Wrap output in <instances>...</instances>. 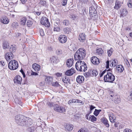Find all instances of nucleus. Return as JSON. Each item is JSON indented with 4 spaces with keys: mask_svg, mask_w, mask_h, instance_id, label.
<instances>
[{
    "mask_svg": "<svg viewBox=\"0 0 132 132\" xmlns=\"http://www.w3.org/2000/svg\"><path fill=\"white\" fill-rule=\"evenodd\" d=\"M84 75L86 77H88L90 76V73L89 72L84 73Z\"/></svg>",
    "mask_w": 132,
    "mask_h": 132,
    "instance_id": "obj_49",
    "label": "nucleus"
},
{
    "mask_svg": "<svg viewBox=\"0 0 132 132\" xmlns=\"http://www.w3.org/2000/svg\"><path fill=\"white\" fill-rule=\"evenodd\" d=\"M110 62H111L110 65L111 66L114 67L117 66L118 64V62L117 60L115 59L112 60L110 61Z\"/></svg>",
    "mask_w": 132,
    "mask_h": 132,
    "instance_id": "obj_22",
    "label": "nucleus"
},
{
    "mask_svg": "<svg viewBox=\"0 0 132 132\" xmlns=\"http://www.w3.org/2000/svg\"><path fill=\"white\" fill-rule=\"evenodd\" d=\"M32 24V22L30 20H28L27 23V25L28 27H30L31 26Z\"/></svg>",
    "mask_w": 132,
    "mask_h": 132,
    "instance_id": "obj_46",
    "label": "nucleus"
},
{
    "mask_svg": "<svg viewBox=\"0 0 132 132\" xmlns=\"http://www.w3.org/2000/svg\"><path fill=\"white\" fill-rule=\"evenodd\" d=\"M74 60L73 59H68L67 61V65L68 67H71L73 64Z\"/></svg>",
    "mask_w": 132,
    "mask_h": 132,
    "instance_id": "obj_17",
    "label": "nucleus"
},
{
    "mask_svg": "<svg viewBox=\"0 0 132 132\" xmlns=\"http://www.w3.org/2000/svg\"><path fill=\"white\" fill-rule=\"evenodd\" d=\"M121 6V3L118 0H117L116 2V5L114 8L117 9H118Z\"/></svg>",
    "mask_w": 132,
    "mask_h": 132,
    "instance_id": "obj_24",
    "label": "nucleus"
},
{
    "mask_svg": "<svg viewBox=\"0 0 132 132\" xmlns=\"http://www.w3.org/2000/svg\"><path fill=\"white\" fill-rule=\"evenodd\" d=\"M89 14L91 16L93 17V16H95L97 15V12L96 10L93 7H90L89 9Z\"/></svg>",
    "mask_w": 132,
    "mask_h": 132,
    "instance_id": "obj_8",
    "label": "nucleus"
},
{
    "mask_svg": "<svg viewBox=\"0 0 132 132\" xmlns=\"http://www.w3.org/2000/svg\"><path fill=\"white\" fill-rule=\"evenodd\" d=\"M40 34L41 35L43 36L44 35V34L43 32V31L42 30H41L40 31Z\"/></svg>",
    "mask_w": 132,
    "mask_h": 132,
    "instance_id": "obj_57",
    "label": "nucleus"
},
{
    "mask_svg": "<svg viewBox=\"0 0 132 132\" xmlns=\"http://www.w3.org/2000/svg\"><path fill=\"white\" fill-rule=\"evenodd\" d=\"M11 26L13 28H16L18 26V23L17 22H14L12 24Z\"/></svg>",
    "mask_w": 132,
    "mask_h": 132,
    "instance_id": "obj_30",
    "label": "nucleus"
},
{
    "mask_svg": "<svg viewBox=\"0 0 132 132\" xmlns=\"http://www.w3.org/2000/svg\"><path fill=\"white\" fill-rule=\"evenodd\" d=\"M75 67L76 69L80 71L85 72L87 69L86 64L84 62L81 60H79L76 62Z\"/></svg>",
    "mask_w": 132,
    "mask_h": 132,
    "instance_id": "obj_3",
    "label": "nucleus"
},
{
    "mask_svg": "<svg viewBox=\"0 0 132 132\" xmlns=\"http://www.w3.org/2000/svg\"><path fill=\"white\" fill-rule=\"evenodd\" d=\"M60 106L58 105H55L54 106V110L58 112V110H59L60 108Z\"/></svg>",
    "mask_w": 132,
    "mask_h": 132,
    "instance_id": "obj_36",
    "label": "nucleus"
},
{
    "mask_svg": "<svg viewBox=\"0 0 132 132\" xmlns=\"http://www.w3.org/2000/svg\"><path fill=\"white\" fill-rule=\"evenodd\" d=\"M65 128L68 131L71 130L73 129V126L72 125L68 124L66 125Z\"/></svg>",
    "mask_w": 132,
    "mask_h": 132,
    "instance_id": "obj_25",
    "label": "nucleus"
},
{
    "mask_svg": "<svg viewBox=\"0 0 132 132\" xmlns=\"http://www.w3.org/2000/svg\"><path fill=\"white\" fill-rule=\"evenodd\" d=\"M32 68L34 70L36 71H39L40 69V66L36 63H34L32 64Z\"/></svg>",
    "mask_w": 132,
    "mask_h": 132,
    "instance_id": "obj_15",
    "label": "nucleus"
},
{
    "mask_svg": "<svg viewBox=\"0 0 132 132\" xmlns=\"http://www.w3.org/2000/svg\"><path fill=\"white\" fill-rule=\"evenodd\" d=\"M18 62L15 60H12L9 63L8 67L9 68L12 70L16 69L18 67Z\"/></svg>",
    "mask_w": 132,
    "mask_h": 132,
    "instance_id": "obj_5",
    "label": "nucleus"
},
{
    "mask_svg": "<svg viewBox=\"0 0 132 132\" xmlns=\"http://www.w3.org/2000/svg\"><path fill=\"white\" fill-rule=\"evenodd\" d=\"M96 53L99 55L102 54L103 53V51L102 48H100L96 50Z\"/></svg>",
    "mask_w": 132,
    "mask_h": 132,
    "instance_id": "obj_33",
    "label": "nucleus"
},
{
    "mask_svg": "<svg viewBox=\"0 0 132 132\" xmlns=\"http://www.w3.org/2000/svg\"><path fill=\"white\" fill-rule=\"evenodd\" d=\"M45 81L46 82L48 83H49L51 82L52 79V78L51 77L46 76L45 77Z\"/></svg>",
    "mask_w": 132,
    "mask_h": 132,
    "instance_id": "obj_28",
    "label": "nucleus"
},
{
    "mask_svg": "<svg viewBox=\"0 0 132 132\" xmlns=\"http://www.w3.org/2000/svg\"><path fill=\"white\" fill-rule=\"evenodd\" d=\"M1 21L4 24H7L9 22V21L7 17H5L1 19Z\"/></svg>",
    "mask_w": 132,
    "mask_h": 132,
    "instance_id": "obj_19",
    "label": "nucleus"
},
{
    "mask_svg": "<svg viewBox=\"0 0 132 132\" xmlns=\"http://www.w3.org/2000/svg\"><path fill=\"white\" fill-rule=\"evenodd\" d=\"M62 81L64 83H67L68 82H69L70 80L65 77L62 78Z\"/></svg>",
    "mask_w": 132,
    "mask_h": 132,
    "instance_id": "obj_34",
    "label": "nucleus"
},
{
    "mask_svg": "<svg viewBox=\"0 0 132 132\" xmlns=\"http://www.w3.org/2000/svg\"><path fill=\"white\" fill-rule=\"evenodd\" d=\"M127 5L129 7L132 8V0H130L128 2Z\"/></svg>",
    "mask_w": 132,
    "mask_h": 132,
    "instance_id": "obj_42",
    "label": "nucleus"
},
{
    "mask_svg": "<svg viewBox=\"0 0 132 132\" xmlns=\"http://www.w3.org/2000/svg\"><path fill=\"white\" fill-rule=\"evenodd\" d=\"M89 114L90 113H88L86 115V119L87 120L88 119L89 120V119L88 118V117L89 116Z\"/></svg>",
    "mask_w": 132,
    "mask_h": 132,
    "instance_id": "obj_64",
    "label": "nucleus"
},
{
    "mask_svg": "<svg viewBox=\"0 0 132 132\" xmlns=\"http://www.w3.org/2000/svg\"><path fill=\"white\" fill-rule=\"evenodd\" d=\"M3 46L4 49L8 48L9 46V44L5 42L3 44Z\"/></svg>",
    "mask_w": 132,
    "mask_h": 132,
    "instance_id": "obj_35",
    "label": "nucleus"
},
{
    "mask_svg": "<svg viewBox=\"0 0 132 132\" xmlns=\"http://www.w3.org/2000/svg\"><path fill=\"white\" fill-rule=\"evenodd\" d=\"M20 71L22 74L23 77L24 78L25 77V75L23 70L22 69H21Z\"/></svg>",
    "mask_w": 132,
    "mask_h": 132,
    "instance_id": "obj_56",
    "label": "nucleus"
},
{
    "mask_svg": "<svg viewBox=\"0 0 132 132\" xmlns=\"http://www.w3.org/2000/svg\"><path fill=\"white\" fill-rule=\"evenodd\" d=\"M16 50V47L12 45H11L10 46L9 50L11 52H15Z\"/></svg>",
    "mask_w": 132,
    "mask_h": 132,
    "instance_id": "obj_27",
    "label": "nucleus"
},
{
    "mask_svg": "<svg viewBox=\"0 0 132 132\" xmlns=\"http://www.w3.org/2000/svg\"><path fill=\"white\" fill-rule=\"evenodd\" d=\"M123 132H132V131L130 129L126 128L124 130Z\"/></svg>",
    "mask_w": 132,
    "mask_h": 132,
    "instance_id": "obj_50",
    "label": "nucleus"
},
{
    "mask_svg": "<svg viewBox=\"0 0 132 132\" xmlns=\"http://www.w3.org/2000/svg\"><path fill=\"white\" fill-rule=\"evenodd\" d=\"M59 41L61 43H64L67 40V37L65 35H60L59 38Z\"/></svg>",
    "mask_w": 132,
    "mask_h": 132,
    "instance_id": "obj_10",
    "label": "nucleus"
},
{
    "mask_svg": "<svg viewBox=\"0 0 132 132\" xmlns=\"http://www.w3.org/2000/svg\"><path fill=\"white\" fill-rule=\"evenodd\" d=\"M58 112L60 113L64 112L65 111V109L63 107L61 106L59 110H58Z\"/></svg>",
    "mask_w": 132,
    "mask_h": 132,
    "instance_id": "obj_39",
    "label": "nucleus"
},
{
    "mask_svg": "<svg viewBox=\"0 0 132 132\" xmlns=\"http://www.w3.org/2000/svg\"><path fill=\"white\" fill-rule=\"evenodd\" d=\"M22 80V78L19 76L17 75L15 77L14 82L15 83L21 84Z\"/></svg>",
    "mask_w": 132,
    "mask_h": 132,
    "instance_id": "obj_13",
    "label": "nucleus"
},
{
    "mask_svg": "<svg viewBox=\"0 0 132 132\" xmlns=\"http://www.w3.org/2000/svg\"><path fill=\"white\" fill-rule=\"evenodd\" d=\"M40 3L41 5H42L43 6L45 7L47 6V5L45 1H42L40 2Z\"/></svg>",
    "mask_w": 132,
    "mask_h": 132,
    "instance_id": "obj_40",
    "label": "nucleus"
},
{
    "mask_svg": "<svg viewBox=\"0 0 132 132\" xmlns=\"http://www.w3.org/2000/svg\"><path fill=\"white\" fill-rule=\"evenodd\" d=\"M22 3L23 4H25L27 2V0H20Z\"/></svg>",
    "mask_w": 132,
    "mask_h": 132,
    "instance_id": "obj_61",
    "label": "nucleus"
},
{
    "mask_svg": "<svg viewBox=\"0 0 132 132\" xmlns=\"http://www.w3.org/2000/svg\"><path fill=\"white\" fill-rule=\"evenodd\" d=\"M91 61L92 63L94 64H98L99 62V59L96 57L93 56L91 58Z\"/></svg>",
    "mask_w": 132,
    "mask_h": 132,
    "instance_id": "obj_11",
    "label": "nucleus"
},
{
    "mask_svg": "<svg viewBox=\"0 0 132 132\" xmlns=\"http://www.w3.org/2000/svg\"><path fill=\"white\" fill-rule=\"evenodd\" d=\"M114 76L110 72H108L104 76V80L105 82H113L114 80Z\"/></svg>",
    "mask_w": 132,
    "mask_h": 132,
    "instance_id": "obj_4",
    "label": "nucleus"
},
{
    "mask_svg": "<svg viewBox=\"0 0 132 132\" xmlns=\"http://www.w3.org/2000/svg\"><path fill=\"white\" fill-rule=\"evenodd\" d=\"M120 17L126 16L127 14V11L126 9H122L120 11Z\"/></svg>",
    "mask_w": 132,
    "mask_h": 132,
    "instance_id": "obj_20",
    "label": "nucleus"
},
{
    "mask_svg": "<svg viewBox=\"0 0 132 132\" xmlns=\"http://www.w3.org/2000/svg\"><path fill=\"white\" fill-rule=\"evenodd\" d=\"M79 1L82 4H86L88 1V0H79Z\"/></svg>",
    "mask_w": 132,
    "mask_h": 132,
    "instance_id": "obj_51",
    "label": "nucleus"
},
{
    "mask_svg": "<svg viewBox=\"0 0 132 132\" xmlns=\"http://www.w3.org/2000/svg\"><path fill=\"white\" fill-rule=\"evenodd\" d=\"M50 61L53 64H55L59 62V60L57 57L53 56L50 58Z\"/></svg>",
    "mask_w": 132,
    "mask_h": 132,
    "instance_id": "obj_9",
    "label": "nucleus"
},
{
    "mask_svg": "<svg viewBox=\"0 0 132 132\" xmlns=\"http://www.w3.org/2000/svg\"><path fill=\"white\" fill-rule=\"evenodd\" d=\"M84 78L83 76H78L76 79L77 82L79 84H80L83 82Z\"/></svg>",
    "mask_w": 132,
    "mask_h": 132,
    "instance_id": "obj_12",
    "label": "nucleus"
},
{
    "mask_svg": "<svg viewBox=\"0 0 132 132\" xmlns=\"http://www.w3.org/2000/svg\"><path fill=\"white\" fill-rule=\"evenodd\" d=\"M67 0H63L62 1V5L65 6L67 4Z\"/></svg>",
    "mask_w": 132,
    "mask_h": 132,
    "instance_id": "obj_53",
    "label": "nucleus"
},
{
    "mask_svg": "<svg viewBox=\"0 0 132 132\" xmlns=\"http://www.w3.org/2000/svg\"><path fill=\"white\" fill-rule=\"evenodd\" d=\"M102 122L107 127H109V125L108 123V121L107 119L103 117L101 119Z\"/></svg>",
    "mask_w": 132,
    "mask_h": 132,
    "instance_id": "obj_23",
    "label": "nucleus"
},
{
    "mask_svg": "<svg viewBox=\"0 0 132 132\" xmlns=\"http://www.w3.org/2000/svg\"><path fill=\"white\" fill-rule=\"evenodd\" d=\"M85 38L86 36L84 33H81L79 35L78 39L80 42H83L85 40Z\"/></svg>",
    "mask_w": 132,
    "mask_h": 132,
    "instance_id": "obj_16",
    "label": "nucleus"
},
{
    "mask_svg": "<svg viewBox=\"0 0 132 132\" xmlns=\"http://www.w3.org/2000/svg\"><path fill=\"white\" fill-rule=\"evenodd\" d=\"M52 85L56 87L60 86H61L60 85L59 83L57 82L56 81L52 83Z\"/></svg>",
    "mask_w": 132,
    "mask_h": 132,
    "instance_id": "obj_43",
    "label": "nucleus"
},
{
    "mask_svg": "<svg viewBox=\"0 0 132 132\" xmlns=\"http://www.w3.org/2000/svg\"><path fill=\"white\" fill-rule=\"evenodd\" d=\"M78 132H86L85 131L82 129H80Z\"/></svg>",
    "mask_w": 132,
    "mask_h": 132,
    "instance_id": "obj_63",
    "label": "nucleus"
},
{
    "mask_svg": "<svg viewBox=\"0 0 132 132\" xmlns=\"http://www.w3.org/2000/svg\"><path fill=\"white\" fill-rule=\"evenodd\" d=\"M56 53L58 55H60L62 53V51L61 49H58L56 51Z\"/></svg>",
    "mask_w": 132,
    "mask_h": 132,
    "instance_id": "obj_44",
    "label": "nucleus"
},
{
    "mask_svg": "<svg viewBox=\"0 0 132 132\" xmlns=\"http://www.w3.org/2000/svg\"><path fill=\"white\" fill-rule=\"evenodd\" d=\"M56 76H57V77H60V76H61V75H62V74L61 73H56L55 74Z\"/></svg>",
    "mask_w": 132,
    "mask_h": 132,
    "instance_id": "obj_62",
    "label": "nucleus"
},
{
    "mask_svg": "<svg viewBox=\"0 0 132 132\" xmlns=\"http://www.w3.org/2000/svg\"><path fill=\"white\" fill-rule=\"evenodd\" d=\"M60 29L59 27L54 28V31L59 32L60 31Z\"/></svg>",
    "mask_w": 132,
    "mask_h": 132,
    "instance_id": "obj_52",
    "label": "nucleus"
},
{
    "mask_svg": "<svg viewBox=\"0 0 132 132\" xmlns=\"http://www.w3.org/2000/svg\"><path fill=\"white\" fill-rule=\"evenodd\" d=\"M63 23L64 25L65 26H68L69 24V21L68 20H64L63 21Z\"/></svg>",
    "mask_w": 132,
    "mask_h": 132,
    "instance_id": "obj_48",
    "label": "nucleus"
},
{
    "mask_svg": "<svg viewBox=\"0 0 132 132\" xmlns=\"http://www.w3.org/2000/svg\"><path fill=\"white\" fill-rule=\"evenodd\" d=\"M92 74L93 76H96L98 74V72L96 70H93Z\"/></svg>",
    "mask_w": 132,
    "mask_h": 132,
    "instance_id": "obj_45",
    "label": "nucleus"
},
{
    "mask_svg": "<svg viewBox=\"0 0 132 132\" xmlns=\"http://www.w3.org/2000/svg\"><path fill=\"white\" fill-rule=\"evenodd\" d=\"M86 54V51L84 48H79L77 51L74 54L75 60H80L83 59Z\"/></svg>",
    "mask_w": 132,
    "mask_h": 132,
    "instance_id": "obj_2",
    "label": "nucleus"
},
{
    "mask_svg": "<svg viewBox=\"0 0 132 132\" xmlns=\"http://www.w3.org/2000/svg\"><path fill=\"white\" fill-rule=\"evenodd\" d=\"M14 56L12 52H7L5 55V58L7 61H9L13 59Z\"/></svg>",
    "mask_w": 132,
    "mask_h": 132,
    "instance_id": "obj_7",
    "label": "nucleus"
},
{
    "mask_svg": "<svg viewBox=\"0 0 132 132\" xmlns=\"http://www.w3.org/2000/svg\"><path fill=\"white\" fill-rule=\"evenodd\" d=\"M96 118L93 115H90L89 119V120L92 122H94L96 121Z\"/></svg>",
    "mask_w": 132,
    "mask_h": 132,
    "instance_id": "obj_29",
    "label": "nucleus"
},
{
    "mask_svg": "<svg viewBox=\"0 0 132 132\" xmlns=\"http://www.w3.org/2000/svg\"><path fill=\"white\" fill-rule=\"evenodd\" d=\"M31 75H38V73L37 72H35L32 71V72L31 73Z\"/></svg>",
    "mask_w": 132,
    "mask_h": 132,
    "instance_id": "obj_60",
    "label": "nucleus"
},
{
    "mask_svg": "<svg viewBox=\"0 0 132 132\" xmlns=\"http://www.w3.org/2000/svg\"><path fill=\"white\" fill-rule=\"evenodd\" d=\"M120 97H117L115 98L114 102L116 103H118L120 102Z\"/></svg>",
    "mask_w": 132,
    "mask_h": 132,
    "instance_id": "obj_38",
    "label": "nucleus"
},
{
    "mask_svg": "<svg viewBox=\"0 0 132 132\" xmlns=\"http://www.w3.org/2000/svg\"><path fill=\"white\" fill-rule=\"evenodd\" d=\"M101 111V110H97L95 109L94 112V114L95 116H97L99 114V113Z\"/></svg>",
    "mask_w": 132,
    "mask_h": 132,
    "instance_id": "obj_32",
    "label": "nucleus"
},
{
    "mask_svg": "<svg viewBox=\"0 0 132 132\" xmlns=\"http://www.w3.org/2000/svg\"><path fill=\"white\" fill-rule=\"evenodd\" d=\"M75 72L74 68H72L71 69L67 70L65 73L66 75L68 76L72 75Z\"/></svg>",
    "mask_w": 132,
    "mask_h": 132,
    "instance_id": "obj_14",
    "label": "nucleus"
},
{
    "mask_svg": "<svg viewBox=\"0 0 132 132\" xmlns=\"http://www.w3.org/2000/svg\"><path fill=\"white\" fill-rule=\"evenodd\" d=\"M47 104L50 106H53V104L52 102H47Z\"/></svg>",
    "mask_w": 132,
    "mask_h": 132,
    "instance_id": "obj_54",
    "label": "nucleus"
},
{
    "mask_svg": "<svg viewBox=\"0 0 132 132\" xmlns=\"http://www.w3.org/2000/svg\"><path fill=\"white\" fill-rule=\"evenodd\" d=\"M41 12H34V14H36L37 15L39 16L41 14Z\"/></svg>",
    "mask_w": 132,
    "mask_h": 132,
    "instance_id": "obj_59",
    "label": "nucleus"
},
{
    "mask_svg": "<svg viewBox=\"0 0 132 132\" xmlns=\"http://www.w3.org/2000/svg\"><path fill=\"white\" fill-rule=\"evenodd\" d=\"M15 36L16 37L20 38L21 37V34L20 33L17 32L15 33Z\"/></svg>",
    "mask_w": 132,
    "mask_h": 132,
    "instance_id": "obj_47",
    "label": "nucleus"
},
{
    "mask_svg": "<svg viewBox=\"0 0 132 132\" xmlns=\"http://www.w3.org/2000/svg\"><path fill=\"white\" fill-rule=\"evenodd\" d=\"M40 22L42 24L46 27L48 26L50 24L47 18L45 17L42 18L40 21Z\"/></svg>",
    "mask_w": 132,
    "mask_h": 132,
    "instance_id": "obj_6",
    "label": "nucleus"
},
{
    "mask_svg": "<svg viewBox=\"0 0 132 132\" xmlns=\"http://www.w3.org/2000/svg\"><path fill=\"white\" fill-rule=\"evenodd\" d=\"M117 70L118 72L122 73L124 70V68L122 65H118L117 67Z\"/></svg>",
    "mask_w": 132,
    "mask_h": 132,
    "instance_id": "obj_21",
    "label": "nucleus"
},
{
    "mask_svg": "<svg viewBox=\"0 0 132 132\" xmlns=\"http://www.w3.org/2000/svg\"><path fill=\"white\" fill-rule=\"evenodd\" d=\"M15 120L18 125L22 126H29L32 125L33 122L31 119L21 115L16 116Z\"/></svg>",
    "mask_w": 132,
    "mask_h": 132,
    "instance_id": "obj_1",
    "label": "nucleus"
},
{
    "mask_svg": "<svg viewBox=\"0 0 132 132\" xmlns=\"http://www.w3.org/2000/svg\"><path fill=\"white\" fill-rule=\"evenodd\" d=\"M71 18L73 20H75L76 19V16L74 15H71L70 16Z\"/></svg>",
    "mask_w": 132,
    "mask_h": 132,
    "instance_id": "obj_55",
    "label": "nucleus"
},
{
    "mask_svg": "<svg viewBox=\"0 0 132 132\" xmlns=\"http://www.w3.org/2000/svg\"><path fill=\"white\" fill-rule=\"evenodd\" d=\"M109 117L110 122H114L115 120V116L113 115V113H111L109 114Z\"/></svg>",
    "mask_w": 132,
    "mask_h": 132,
    "instance_id": "obj_18",
    "label": "nucleus"
},
{
    "mask_svg": "<svg viewBox=\"0 0 132 132\" xmlns=\"http://www.w3.org/2000/svg\"><path fill=\"white\" fill-rule=\"evenodd\" d=\"M63 31L64 34H68L70 32V29L68 27H66L64 28Z\"/></svg>",
    "mask_w": 132,
    "mask_h": 132,
    "instance_id": "obj_31",
    "label": "nucleus"
},
{
    "mask_svg": "<svg viewBox=\"0 0 132 132\" xmlns=\"http://www.w3.org/2000/svg\"><path fill=\"white\" fill-rule=\"evenodd\" d=\"M72 103H81L82 101L80 100L77 99H72Z\"/></svg>",
    "mask_w": 132,
    "mask_h": 132,
    "instance_id": "obj_41",
    "label": "nucleus"
},
{
    "mask_svg": "<svg viewBox=\"0 0 132 132\" xmlns=\"http://www.w3.org/2000/svg\"><path fill=\"white\" fill-rule=\"evenodd\" d=\"M95 108V107L94 106L92 105H90V111H92Z\"/></svg>",
    "mask_w": 132,
    "mask_h": 132,
    "instance_id": "obj_58",
    "label": "nucleus"
},
{
    "mask_svg": "<svg viewBox=\"0 0 132 132\" xmlns=\"http://www.w3.org/2000/svg\"><path fill=\"white\" fill-rule=\"evenodd\" d=\"M27 19L25 17H23L20 19V23L21 24L24 25L26 24Z\"/></svg>",
    "mask_w": 132,
    "mask_h": 132,
    "instance_id": "obj_26",
    "label": "nucleus"
},
{
    "mask_svg": "<svg viewBox=\"0 0 132 132\" xmlns=\"http://www.w3.org/2000/svg\"><path fill=\"white\" fill-rule=\"evenodd\" d=\"M113 51V50L111 48L110 49L108 50L107 53L108 56L109 57L111 56Z\"/></svg>",
    "mask_w": 132,
    "mask_h": 132,
    "instance_id": "obj_37",
    "label": "nucleus"
}]
</instances>
